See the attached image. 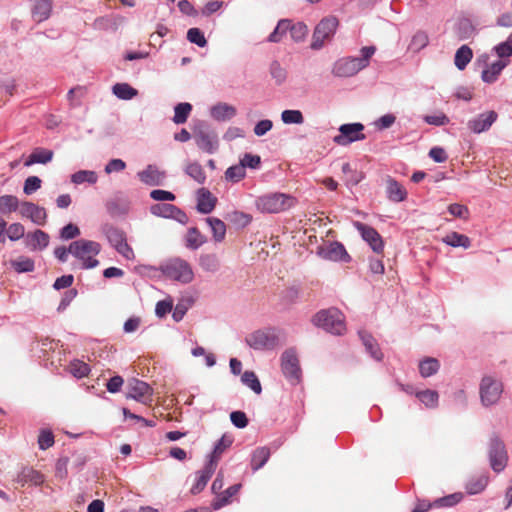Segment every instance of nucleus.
I'll return each instance as SVG.
<instances>
[{"mask_svg": "<svg viewBox=\"0 0 512 512\" xmlns=\"http://www.w3.org/2000/svg\"><path fill=\"white\" fill-rule=\"evenodd\" d=\"M375 51V46H365L360 50V57H344L337 60L333 65V75L342 78L354 76L369 65Z\"/></svg>", "mask_w": 512, "mask_h": 512, "instance_id": "1", "label": "nucleus"}, {"mask_svg": "<svg viewBox=\"0 0 512 512\" xmlns=\"http://www.w3.org/2000/svg\"><path fill=\"white\" fill-rule=\"evenodd\" d=\"M162 275L172 281L189 284L194 279L191 265L180 257L170 258L159 266Z\"/></svg>", "mask_w": 512, "mask_h": 512, "instance_id": "2", "label": "nucleus"}, {"mask_svg": "<svg viewBox=\"0 0 512 512\" xmlns=\"http://www.w3.org/2000/svg\"><path fill=\"white\" fill-rule=\"evenodd\" d=\"M70 254L82 262L83 269H92L99 265L95 258L101 251V245L92 240L79 239L69 245Z\"/></svg>", "mask_w": 512, "mask_h": 512, "instance_id": "3", "label": "nucleus"}, {"mask_svg": "<svg viewBox=\"0 0 512 512\" xmlns=\"http://www.w3.org/2000/svg\"><path fill=\"white\" fill-rule=\"evenodd\" d=\"M312 322L315 326L334 335H342L346 330L343 314L337 308L317 312Z\"/></svg>", "mask_w": 512, "mask_h": 512, "instance_id": "4", "label": "nucleus"}, {"mask_svg": "<svg viewBox=\"0 0 512 512\" xmlns=\"http://www.w3.org/2000/svg\"><path fill=\"white\" fill-rule=\"evenodd\" d=\"M293 205V198L285 193L273 192L256 198L255 206L262 213H280Z\"/></svg>", "mask_w": 512, "mask_h": 512, "instance_id": "5", "label": "nucleus"}, {"mask_svg": "<svg viewBox=\"0 0 512 512\" xmlns=\"http://www.w3.org/2000/svg\"><path fill=\"white\" fill-rule=\"evenodd\" d=\"M245 343L253 350H273L279 345V335L276 328L258 329L245 337Z\"/></svg>", "mask_w": 512, "mask_h": 512, "instance_id": "6", "label": "nucleus"}, {"mask_svg": "<svg viewBox=\"0 0 512 512\" xmlns=\"http://www.w3.org/2000/svg\"><path fill=\"white\" fill-rule=\"evenodd\" d=\"M503 383L492 376H484L479 384V395L484 407L496 405L503 393Z\"/></svg>", "mask_w": 512, "mask_h": 512, "instance_id": "7", "label": "nucleus"}, {"mask_svg": "<svg viewBox=\"0 0 512 512\" xmlns=\"http://www.w3.org/2000/svg\"><path fill=\"white\" fill-rule=\"evenodd\" d=\"M339 21L337 17L335 16H328L324 17L315 27L313 36H312V42H311V49L312 50H320L324 44L325 41H329L333 38L334 34L336 33V30L338 28Z\"/></svg>", "mask_w": 512, "mask_h": 512, "instance_id": "8", "label": "nucleus"}, {"mask_svg": "<svg viewBox=\"0 0 512 512\" xmlns=\"http://www.w3.org/2000/svg\"><path fill=\"white\" fill-rule=\"evenodd\" d=\"M281 371L291 385L295 386L301 382L302 370L295 349L289 348L282 353Z\"/></svg>", "mask_w": 512, "mask_h": 512, "instance_id": "9", "label": "nucleus"}, {"mask_svg": "<svg viewBox=\"0 0 512 512\" xmlns=\"http://www.w3.org/2000/svg\"><path fill=\"white\" fill-rule=\"evenodd\" d=\"M488 456L494 472L500 473L505 469L508 455L504 442L497 435L490 438Z\"/></svg>", "mask_w": 512, "mask_h": 512, "instance_id": "10", "label": "nucleus"}, {"mask_svg": "<svg viewBox=\"0 0 512 512\" xmlns=\"http://www.w3.org/2000/svg\"><path fill=\"white\" fill-rule=\"evenodd\" d=\"M364 125L362 123L342 124L339 127V134L334 136L333 141L337 145L347 146L353 142L364 140Z\"/></svg>", "mask_w": 512, "mask_h": 512, "instance_id": "11", "label": "nucleus"}, {"mask_svg": "<svg viewBox=\"0 0 512 512\" xmlns=\"http://www.w3.org/2000/svg\"><path fill=\"white\" fill-rule=\"evenodd\" d=\"M356 230L360 233L362 239L368 243L372 251L376 254H382L384 251V241L378 231L365 223L355 221L353 223Z\"/></svg>", "mask_w": 512, "mask_h": 512, "instance_id": "12", "label": "nucleus"}, {"mask_svg": "<svg viewBox=\"0 0 512 512\" xmlns=\"http://www.w3.org/2000/svg\"><path fill=\"white\" fill-rule=\"evenodd\" d=\"M153 389L152 387L139 379L132 378L127 383L126 397L134 399L140 403L147 404L152 401Z\"/></svg>", "mask_w": 512, "mask_h": 512, "instance_id": "13", "label": "nucleus"}, {"mask_svg": "<svg viewBox=\"0 0 512 512\" xmlns=\"http://www.w3.org/2000/svg\"><path fill=\"white\" fill-rule=\"evenodd\" d=\"M317 254L322 259L330 261L350 262L351 260L345 246L338 241L329 242L326 245L319 246L317 248Z\"/></svg>", "mask_w": 512, "mask_h": 512, "instance_id": "14", "label": "nucleus"}, {"mask_svg": "<svg viewBox=\"0 0 512 512\" xmlns=\"http://www.w3.org/2000/svg\"><path fill=\"white\" fill-rule=\"evenodd\" d=\"M194 139L198 148L208 154H213L218 149L217 135L208 131L207 128L196 131Z\"/></svg>", "mask_w": 512, "mask_h": 512, "instance_id": "15", "label": "nucleus"}, {"mask_svg": "<svg viewBox=\"0 0 512 512\" xmlns=\"http://www.w3.org/2000/svg\"><path fill=\"white\" fill-rule=\"evenodd\" d=\"M498 114L495 111H486L468 121L467 127L476 134L487 131L497 120Z\"/></svg>", "mask_w": 512, "mask_h": 512, "instance_id": "16", "label": "nucleus"}, {"mask_svg": "<svg viewBox=\"0 0 512 512\" xmlns=\"http://www.w3.org/2000/svg\"><path fill=\"white\" fill-rule=\"evenodd\" d=\"M20 213L23 217L30 219L36 225L44 226L46 224L47 213L45 208L33 202H22Z\"/></svg>", "mask_w": 512, "mask_h": 512, "instance_id": "17", "label": "nucleus"}, {"mask_svg": "<svg viewBox=\"0 0 512 512\" xmlns=\"http://www.w3.org/2000/svg\"><path fill=\"white\" fill-rule=\"evenodd\" d=\"M139 180L148 186H159L162 185L165 178V171L158 169L156 165L149 164L147 167L137 173Z\"/></svg>", "mask_w": 512, "mask_h": 512, "instance_id": "18", "label": "nucleus"}, {"mask_svg": "<svg viewBox=\"0 0 512 512\" xmlns=\"http://www.w3.org/2000/svg\"><path fill=\"white\" fill-rule=\"evenodd\" d=\"M386 196L389 201L399 203L407 199L408 192L401 183L388 176L386 179Z\"/></svg>", "mask_w": 512, "mask_h": 512, "instance_id": "19", "label": "nucleus"}, {"mask_svg": "<svg viewBox=\"0 0 512 512\" xmlns=\"http://www.w3.org/2000/svg\"><path fill=\"white\" fill-rule=\"evenodd\" d=\"M217 203V198L206 188L197 191V210L202 214L211 213Z\"/></svg>", "mask_w": 512, "mask_h": 512, "instance_id": "20", "label": "nucleus"}, {"mask_svg": "<svg viewBox=\"0 0 512 512\" xmlns=\"http://www.w3.org/2000/svg\"><path fill=\"white\" fill-rule=\"evenodd\" d=\"M237 114V110L233 105L225 102H219L210 108L211 117L218 122H225Z\"/></svg>", "mask_w": 512, "mask_h": 512, "instance_id": "21", "label": "nucleus"}, {"mask_svg": "<svg viewBox=\"0 0 512 512\" xmlns=\"http://www.w3.org/2000/svg\"><path fill=\"white\" fill-rule=\"evenodd\" d=\"M215 466H216L215 463H212V461H209V463H207L202 470L196 472L195 483L191 487L192 494H194V495L198 494L206 487L209 479L211 478L212 474L214 473Z\"/></svg>", "mask_w": 512, "mask_h": 512, "instance_id": "22", "label": "nucleus"}, {"mask_svg": "<svg viewBox=\"0 0 512 512\" xmlns=\"http://www.w3.org/2000/svg\"><path fill=\"white\" fill-rule=\"evenodd\" d=\"M358 334L366 352L371 356V358L376 361H382L384 355L376 339L366 331H359Z\"/></svg>", "mask_w": 512, "mask_h": 512, "instance_id": "23", "label": "nucleus"}, {"mask_svg": "<svg viewBox=\"0 0 512 512\" xmlns=\"http://www.w3.org/2000/svg\"><path fill=\"white\" fill-rule=\"evenodd\" d=\"M49 235L43 230L37 229L26 237V245L32 250H43L49 245Z\"/></svg>", "mask_w": 512, "mask_h": 512, "instance_id": "24", "label": "nucleus"}, {"mask_svg": "<svg viewBox=\"0 0 512 512\" xmlns=\"http://www.w3.org/2000/svg\"><path fill=\"white\" fill-rule=\"evenodd\" d=\"M489 482L487 474H480L472 476L465 485L466 493L469 495H476L485 490Z\"/></svg>", "mask_w": 512, "mask_h": 512, "instance_id": "25", "label": "nucleus"}, {"mask_svg": "<svg viewBox=\"0 0 512 512\" xmlns=\"http://www.w3.org/2000/svg\"><path fill=\"white\" fill-rule=\"evenodd\" d=\"M507 64V61H495L482 71L481 79L483 80V82L488 84L496 82L502 70L507 66Z\"/></svg>", "mask_w": 512, "mask_h": 512, "instance_id": "26", "label": "nucleus"}, {"mask_svg": "<svg viewBox=\"0 0 512 512\" xmlns=\"http://www.w3.org/2000/svg\"><path fill=\"white\" fill-rule=\"evenodd\" d=\"M102 232L106 236L109 244L115 248L117 245L126 240V234L123 230L111 225L105 224L102 226Z\"/></svg>", "mask_w": 512, "mask_h": 512, "instance_id": "27", "label": "nucleus"}, {"mask_svg": "<svg viewBox=\"0 0 512 512\" xmlns=\"http://www.w3.org/2000/svg\"><path fill=\"white\" fill-rule=\"evenodd\" d=\"M205 221L211 229L213 240L216 243H221L226 236V224L224 221L216 217H207Z\"/></svg>", "mask_w": 512, "mask_h": 512, "instance_id": "28", "label": "nucleus"}, {"mask_svg": "<svg viewBox=\"0 0 512 512\" xmlns=\"http://www.w3.org/2000/svg\"><path fill=\"white\" fill-rule=\"evenodd\" d=\"M225 219L229 221L231 224H233L236 228L243 229L250 225V223L253 220V217L251 214L239 210H233L226 213Z\"/></svg>", "mask_w": 512, "mask_h": 512, "instance_id": "29", "label": "nucleus"}, {"mask_svg": "<svg viewBox=\"0 0 512 512\" xmlns=\"http://www.w3.org/2000/svg\"><path fill=\"white\" fill-rule=\"evenodd\" d=\"M241 488V484H234L229 486L224 492L217 495V497L212 502V507L214 510L221 509L230 503V499L235 496Z\"/></svg>", "mask_w": 512, "mask_h": 512, "instance_id": "30", "label": "nucleus"}, {"mask_svg": "<svg viewBox=\"0 0 512 512\" xmlns=\"http://www.w3.org/2000/svg\"><path fill=\"white\" fill-rule=\"evenodd\" d=\"M270 458V449L267 447L256 448L251 455V468L255 472L261 469Z\"/></svg>", "mask_w": 512, "mask_h": 512, "instance_id": "31", "label": "nucleus"}, {"mask_svg": "<svg viewBox=\"0 0 512 512\" xmlns=\"http://www.w3.org/2000/svg\"><path fill=\"white\" fill-rule=\"evenodd\" d=\"M206 242L207 238L203 234H201L198 228L191 227L188 229L185 238V245L188 249L197 250Z\"/></svg>", "mask_w": 512, "mask_h": 512, "instance_id": "32", "label": "nucleus"}, {"mask_svg": "<svg viewBox=\"0 0 512 512\" xmlns=\"http://www.w3.org/2000/svg\"><path fill=\"white\" fill-rule=\"evenodd\" d=\"M52 10V0H38L32 10L36 22H42L49 18Z\"/></svg>", "mask_w": 512, "mask_h": 512, "instance_id": "33", "label": "nucleus"}, {"mask_svg": "<svg viewBox=\"0 0 512 512\" xmlns=\"http://www.w3.org/2000/svg\"><path fill=\"white\" fill-rule=\"evenodd\" d=\"M53 152L48 149L36 148L25 161V166H31L33 164H46L52 160Z\"/></svg>", "mask_w": 512, "mask_h": 512, "instance_id": "34", "label": "nucleus"}, {"mask_svg": "<svg viewBox=\"0 0 512 512\" xmlns=\"http://www.w3.org/2000/svg\"><path fill=\"white\" fill-rule=\"evenodd\" d=\"M440 363L436 358L426 357L419 362V373L423 378H428L438 372Z\"/></svg>", "mask_w": 512, "mask_h": 512, "instance_id": "35", "label": "nucleus"}, {"mask_svg": "<svg viewBox=\"0 0 512 512\" xmlns=\"http://www.w3.org/2000/svg\"><path fill=\"white\" fill-rule=\"evenodd\" d=\"M443 242L451 247H463L468 249L471 246V240L468 236L458 232H450L444 238Z\"/></svg>", "mask_w": 512, "mask_h": 512, "instance_id": "36", "label": "nucleus"}, {"mask_svg": "<svg viewBox=\"0 0 512 512\" xmlns=\"http://www.w3.org/2000/svg\"><path fill=\"white\" fill-rule=\"evenodd\" d=\"M473 57V52L467 45L461 46L455 53L454 63L459 70L466 68Z\"/></svg>", "mask_w": 512, "mask_h": 512, "instance_id": "37", "label": "nucleus"}, {"mask_svg": "<svg viewBox=\"0 0 512 512\" xmlns=\"http://www.w3.org/2000/svg\"><path fill=\"white\" fill-rule=\"evenodd\" d=\"M113 94L122 100H131L137 96L138 91L128 83H116L112 87Z\"/></svg>", "mask_w": 512, "mask_h": 512, "instance_id": "38", "label": "nucleus"}, {"mask_svg": "<svg viewBox=\"0 0 512 512\" xmlns=\"http://www.w3.org/2000/svg\"><path fill=\"white\" fill-rule=\"evenodd\" d=\"M416 397L427 408H436L438 406L439 395L435 390H421L416 392Z\"/></svg>", "mask_w": 512, "mask_h": 512, "instance_id": "39", "label": "nucleus"}, {"mask_svg": "<svg viewBox=\"0 0 512 512\" xmlns=\"http://www.w3.org/2000/svg\"><path fill=\"white\" fill-rule=\"evenodd\" d=\"M289 31L293 41L299 43L302 42L308 34V27L303 22L292 23L289 20L287 32Z\"/></svg>", "mask_w": 512, "mask_h": 512, "instance_id": "40", "label": "nucleus"}, {"mask_svg": "<svg viewBox=\"0 0 512 512\" xmlns=\"http://www.w3.org/2000/svg\"><path fill=\"white\" fill-rule=\"evenodd\" d=\"M19 200L14 195H2L0 196V213L1 214H10L12 212L17 211L19 208Z\"/></svg>", "mask_w": 512, "mask_h": 512, "instance_id": "41", "label": "nucleus"}, {"mask_svg": "<svg viewBox=\"0 0 512 512\" xmlns=\"http://www.w3.org/2000/svg\"><path fill=\"white\" fill-rule=\"evenodd\" d=\"M199 265L206 272H216L220 268V262L215 254H202L199 257Z\"/></svg>", "mask_w": 512, "mask_h": 512, "instance_id": "42", "label": "nucleus"}, {"mask_svg": "<svg viewBox=\"0 0 512 512\" xmlns=\"http://www.w3.org/2000/svg\"><path fill=\"white\" fill-rule=\"evenodd\" d=\"M192 111V105L188 102L178 103L174 107L173 122L175 124H183L187 121Z\"/></svg>", "mask_w": 512, "mask_h": 512, "instance_id": "43", "label": "nucleus"}, {"mask_svg": "<svg viewBox=\"0 0 512 512\" xmlns=\"http://www.w3.org/2000/svg\"><path fill=\"white\" fill-rule=\"evenodd\" d=\"M185 173L199 184H204L206 181V173L198 162L188 163L185 168Z\"/></svg>", "mask_w": 512, "mask_h": 512, "instance_id": "44", "label": "nucleus"}, {"mask_svg": "<svg viewBox=\"0 0 512 512\" xmlns=\"http://www.w3.org/2000/svg\"><path fill=\"white\" fill-rule=\"evenodd\" d=\"M98 180V176L96 172L90 171V170H79L71 175V181L76 184H83V183H89V184H95Z\"/></svg>", "mask_w": 512, "mask_h": 512, "instance_id": "45", "label": "nucleus"}, {"mask_svg": "<svg viewBox=\"0 0 512 512\" xmlns=\"http://www.w3.org/2000/svg\"><path fill=\"white\" fill-rule=\"evenodd\" d=\"M11 266L17 273H27L34 271L35 262L29 257L20 256L11 262Z\"/></svg>", "mask_w": 512, "mask_h": 512, "instance_id": "46", "label": "nucleus"}, {"mask_svg": "<svg viewBox=\"0 0 512 512\" xmlns=\"http://www.w3.org/2000/svg\"><path fill=\"white\" fill-rule=\"evenodd\" d=\"M241 382L249 387L254 393L261 394L262 386L254 371H245L241 375Z\"/></svg>", "mask_w": 512, "mask_h": 512, "instance_id": "47", "label": "nucleus"}, {"mask_svg": "<svg viewBox=\"0 0 512 512\" xmlns=\"http://www.w3.org/2000/svg\"><path fill=\"white\" fill-rule=\"evenodd\" d=\"M20 481L23 482V484L30 482L35 486H40L44 482V476L37 470H34L32 468H26L23 469V471L21 472Z\"/></svg>", "mask_w": 512, "mask_h": 512, "instance_id": "48", "label": "nucleus"}, {"mask_svg": "<svg viewBox=\"0 0 512 512\" xmlns=\"http://www.w3.org/2000/svg\"><path fill=\"white\" fill-rule=\"evenodd\" d=\"M246 177V170L240 163L232 165L225 171V179L232 183H238Z\"/></svg>", "mask_w": 512, "mask_h": 512, "instance_id": "49", "label": "nucleus"}, {"mask_svg": "<svg viewBox=\"0 0 512 512\" xmlns=\"http://www.w3.org/2000/svg\"><path fill=\"white\" fill-rule=\"evenodd\" d=\"M232 444V439L223 435L214 445V449L211 454L212 463L219 460L221 454L225 451L226 448L230 447Z\"/></svg>", "mask_w": 512, "mask_h": 512, "instance_id": "50", "label": "nucleus"}, {"mask_svg": "<svg viewBox=\"0 0 512 512\" xmlns=\"http://www.w3.org/2000/svg\"><path fill=\"white\" fill-rule=\"evenodd\" d=\"M289 25V19H281L273 32L269 35L268 41L272 43H278L282 40L283 36L287 33V27Z\"/></svg>", "mask_w": 512, "mask_h": 512, "instance_id": "51", "label": "nucleus"}, {"mask_svg": "<svg viewBox=\"0 0 512 512\" xmlns=\"http://www.w3.org/2000/svg\"><path fill=\"white\" fill-rule=\"evenodd\" d=\"M429 43L428 35L424 31L416 32L410 42L409 48L414 52H419Z\"/></svg>", "mask_w": 512, "mask_h": 512, "instance_id": "52", "label": "nucleus"}, {"mask_svg": "<svg viewBox=\"0 0 512 512\" xmlns=\"http://www.w3.org/2000/svg\"><path fill=\"white\" fill-rule=\"evenodd\" d=\"M463 499V494L453 493L441 498H438L434 501L435 507H453L458 504Z\"/></svg>", "mask_w": 512, "mask_h": 512, "instance_id": "53", "label": "nucleus"}, {"mask_svg": "<svg viewBox=\"0 0 512 512\" xmlns=\"http://www.w3.org/2000/svg\"><path fill=\"white\" fill-rule=\"evenodd\" d=\"M85 95V88L82 86H76L71 88L67 93V99L71 108H75L81 105V99Z\"/></svg>", "mask_w": 512, "mask_h": 512, "instance_id": "54", "label": "nucleus"}, {"mask_svg": "<svg viewBox=\"0 0 512 512\" xmlns=\"http://www.w3.org/2000/svg\"><path fill=\"white\" fill-rule=\"evenodd\" d=\"M174 209L173 204L169 203H157L153 204L150 207V212L154 216L170 218L172 215V210Z\"/></svg>", "mask_w": 512, "mask_h": 512, "instance_id": "55", "label": "nucleus"}, {"mask_svg": "<svg viewBox=\"0 0 512 512\" xmlns=\"http://www.w3.org/2000/svg\"><path fill=\"white\" fill-rule=\"evenodd\" d=\"M281 120L285 124H302L304 117L300 110H284L281 113Z\"/></svg>", "mask_w": 512, "mask_h": 512, "instance_id": "56", "label": "nucleus"}, {"mask_svg": "<svg viewBox=\"0 0 512 512\" xmlns=\"http://www.w3.org/2000/svg\"><path fill=\"white\" fill-rule=\"evenodd\" d=\"M187 40L201 48L207 45L205 35L199 28H190L187 31Z\"/></svg>", "mask_w": 512, "mask_h": 512, "instance_id": "57", "label": "nucleus"}, {"mask_svg": "<svg viewBox=\"0 0 512 512\" xmlns=\"http://www.w3.org/2000/svg\"><path fill=\"white\" fill-rule=\"evenodd\" d=\"M494 51L499 58H508L512 55V34L504 42L494 47Z\"/></svg>", "mask_w": 512, "mask_h": 512, "instance_id": "58", "label": "nucleus"}, {"mask_svg": "<svg viewBox=\"0 0 512 512\" xmlns=\"http://www.w3.org/2000/svg\"><path fill=\"white\" fill-rule=\"evenodd\" d=\"M423 121L429 125L441 127L449 124L450 119L445 113L439 112L436 115H425Z\"/></svg>", "mask_w": 512, "mask_h": 512, "instance_id": "59", "label": "nucleus"}, {"mask_svg": "<svg viewBox=\"0 0 512 512\" xmlns=\"http://www.w3.org/2000/svg\"><path fill=\"white\" fill-rule=\"evenodd\" d=\"M25 234V228L21 223H12L9 227H6V237L11 241H17L21 239Z\"/></svg>", "mask_w": 512, "mask_h": 512, "instance_id": "60", "label": "nucleus"}, {"mask_svg": "<svg viewBox=\"0 0 512 512\" xmlns=\"http://www.w3.org/2000/svg\"><path fill=\"white\" fill-rule=\"evenodd\" d=\"M42 181L38 176H29L26 178L23 186V192L31 195L41 188Z\"/></svg>", "mask_w": 512, "mask_h": 512, "instance_id": "61", "label": "nucleus"}, {"mask_svg": "<svg viewBox=\"0 0 512 512\" xmlns=\"http://www.w3.org/2000/svg\"><path fill=\"white\" fill-rule=\"evenodd\" d=\"M239 163L243 165L244 169L247 167L251 169H258L261 165V158L259 155L245 153Z\"/></svg>", "mask_w": 512, "mask_h": 512, "instance_id": "62", "label": "nucleus"}, {"mask_svg": "<svg viewBox=\"0 0 512 512\" xmlns=\"http://www.w3.org/2000/svg\"><path fill=\"white\" fill-rule=\"evenodd\" d=\"M271 76L276 80L278 84H281L285 81L287 73L284 68L280 65L278 61H273L270 66Z\"/></svg>", "mask_w": 512, "mask_h": 512, "instance_id": "63", "label": "nucleus"}, {"mask_svg": "<svg viewBox=\"0 0 512 512\" xmlns=\"http://www.w3.org/2000/svg\"><path fill=\"white\" fill-rule=\"evenodd\" d=\"M54 435L50 430H42L38 437V445L41 450H46L53 446Z\"/></svg>", "mask_w": 512, "mask_h": 512, "instance_id": "64", "label": "nucleus"}]
</instances>
